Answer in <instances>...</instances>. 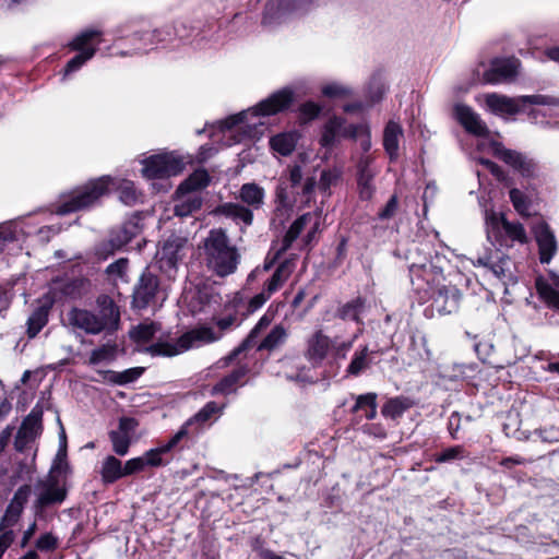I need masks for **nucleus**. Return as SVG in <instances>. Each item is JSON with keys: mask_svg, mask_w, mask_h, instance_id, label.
Listing matches in <instances>:
<instances>
[{"mask_svg": "<svg viewBox=\"0 0 559 559\" xmlns=\"http://www.w3.org/2000/svg\"><path fill=\"white\" fill-rule=\"evenodd\" d=\"M143 368H131L123 372L106 371L105 379L114 383L126 384L136 380L143 373Z\"/></svg>", "mask_w": 559, "mask_h": 559, "instance_id": "39", "label": "nucleus"}, {"mask_svg": "<svg viewBox=\"0 0 559 559\" xmlns=\"http://www.w3.org/2000/svg\"><path fill=\"white\" fill-rule=\"evenodd\" d=\"M287 337V332L282 325L274 326L260 344V349H274L283 344Z\"/></svg>", "mask_w": 559, "mask_h": 559, "instance_id": "38", "label": "nucleus"}, {"mask_svg": "<svg viewBox=\"0 0 559 559\" xmlns=\"http://www.w3.org/2000/svg\"><path fill=\"white\" fill-rule=\"evenodd\" d=\"M100 32L96 29H87L78 35L71 43V47L74 50H79L80 53L73 57L66 66V73H71L80 69L87 60H90L96 52L93 47H87V44L97 36H100Z\"/></svg>", "mask_w": 559, "mask_h": 559, "instance_id": "12", "label": "nucleus"}, {"mask_svg": "<svg viewBox=\"0 0 559 559\" xmlns=\"http://www.w3.org/2000/svg\"><path fill=\"white\" fill-rule=\"evenodd\" d=\"M533 234L538 247L540 263H549L557 252V240L554 231L547 222L542 221L533 227Z\"/></svg>", "mask_w": 559, "mask_h": 559, "instance_id": "13", "label": "nucleus"}, {"mask_svg": "<svg viewBox=\"0 0 559 559\" xmlns=\"http://www.w3.org/2000/svg\"><path fill=\"white\" fill-rule=\"evenodd\" d=\"M247 371L246 367L235 369L213 386L212 394H229L234 392L235 385L246 376Z\"/></svg>", "mask_w": 559, "mask_h": 559, "instance_id": "31", "label": "nucleus"}, {"mask_svg": "<svg viewBox=\"0 0 559 559\" xmlns=\"http://www.w3.org/2000/svg\"><path fill=\"white\" fill-rule=\"evenodd\" d=\"M138 426V421L133 418L123 417L119 421V428L118 431L124 432L126 435L130 436L134 432L135 428Z\"/></svg>", "mask_w": 559, "mask_h": 559, "instance_id": "62", "label": "nucleus"}, {"mask_svg": "<svg viewBox=\"0 0 559 559\" xmlns=\"http://www.w3.org/2000/svg\"><path fill=\"white\" fill-rule=\"evenodd\" d=\"M299 134L296 131L282 132L270 139L272 150L283 156L290 155L298 142Z\"/></svg>", "mask_w": 559, "mask_h": 559, "instance_id": "28", "label": "nucleus"}, {"mask_svg": "<svg viewBox=\"0 0 559 559\" xmlns=\"http://www.w3.org/2000/svg\"><path fill=\"white\" fill-rule=\"evenodd\" d=\"M521 68L522 62L515 56L495 57L483 72L481 81L490 85L512 83L520 75Z\"/></svg>", "mask_w": 559, "mask_h": 559, "instance_id": "6", "label": "nucleus"}, {"mask_svg": "<svg viewBox=\"0 0 559 559\" xmlns=\"http://www.w3.org/2000/svg\"><path fill=\"white\" fill-rule=\"evenodd\" d=\"M293 102V92L290 90H282L273 95H271L269 98L262 100L260 104H258L254 108L248 111L239 112L238 115L231 116L227 118L223 123L222 127L225 129H231L236 124L242 122L248 114L252 115H262V116H270L275 115L278 111L287 108L290 103Z\"/></svg>", "mask_w": 559, "mask_h": 559, "instance_id": "5", "label": "nucleus"}, {"mask_svg": "<svg viewBox=\"0 0 559 559\" xmlns=\"http://www.w3.org/2000/svg\"><path fill=\"white\" fill-rule=\"evenodd\" d=\"M264 198V189L253 182L242 185L239 190V199L247 204L252 212L263 206Z\"/></svg>", "mask_w": 559, "mask_h": 559, "instance_id": "26", "label": "nucleus"}, {"mask_svg": "<svg viewBox=\"0 0 559 559\" xmlns=\"http://www.w3.org/2000/svg\"><path fill=\"white\" fill-rule=\"evenodd\" d=\"M503 229L508 237L513 241H518L520 243H527L528 238L525 228L521 223H511L508 221H503Z\"/></svg>", "mask_w": 559, "mask_h": 559, "instance_id": "42", "label": "nucleus"}, {"mask_svg": "<svg viewBox=\"0 0 559 559\" xmlns=\"http://www.w3.org/2000/svg\"><path fill=\"white\" fill-rule=\"evenodd\" d=\"M322 93L330 98H344L349 94V90L340 83L332 82L322 87Z\"/></svg>", "mask_w": 559, "mask_h": 559, "instance_id": "50", "label": "nucleus"}, {"mask_svg": "<svg viewBox=\"0 0 559 559\" xmlns=\"http://www.w3.org/2000/svg\"><path fill=\"white\" fill-rule=\"evenodd\" d=\"M370 354L371 352L368 346H364L360 350L355 352L346 372L356 377L368 369L371 364Z\"/></svg>", "mask_w": 559, "mask_h": 559, "instance_id": "32", "label": "nucleus"}, {"mask_svg": "<svg viewBox=\"0 0 559 559\" xmlns=\"http://www.w3.org/2000/svg\"><path fill=\"white\" fill-rule=\"evenodd\" d=\"M100 311L98 320L103 323L104 330H116L120 320V312L114 301L107 297H100L98 299Z\"/></svg>", "mask_w": 559, "mask_h": 559, "instance_id": "24", "label": "nucleus"}, {"mask_svg": "<svg viewBox=\"0 0 559 559\" xmlns=\"http://www.w3.org/2000/svg\"><path fill=\"white\" fill-rule=\"evenodd\" d=\"M218 411V407L216 405V403L214 402H209L198 414H195V416L193 418H191L189 421H190V425L193 423V421H199V423H205L206 420H209L213 414H215L216 412Z\"/></svg>", "mask_w": 559, "mask_h": 559, "instance_id": "55", "label": "nucleus"}, {"mask_svg": "<svg viewBox=\"0 0 559 559\" xmlns=\"http://www.w3.org/2000/svg\"><path fill=\"white\" fill-rule=\"evenodd\" d=\"M109 439L112 443V449L116 454L124 456L128 453L131 443L130 436L118 430H112L109 432Z\"/></svg>", "mask_w": 559, "mask_h": 559, "instance_id": "41", "label": "nucleus"}, {"mask_svg": "<svg viewBox=\"0 0 559 559\" xmlns=\"http://www.w3.org/2000/svg\"><path fill=\"white\" fill-rule=\"evenodd\" d=\"M333 346L334 341L318 330L307 338L305 356L311 364L318 366L328 357Z\"/></svg>", "mask_w": 559, "mask_h": 559, "instance_id": "14", "label": "nucleus"}, {"mask_svg": "<svg viewBox=\"0 0 559 559\" xmlns=\"http://www.w3.org/2000/svg\"><path fill=\"white\" fill-rule=\"evenodd\" d=\"M311 224V227L307 231L305 238L302 239L305 246H308L313 240L318 228L319 221L318 217L311 213H306L299 216L294 223L290 225L286 235L283 238L282 247L275 252L273 261L277 260L285 251H287L293 242L301 235L305 228Z\"/></svg>", "mask_w": 559, "mask_h": 559, "instance_id": "11", "label": "nucleus"}, {"mask_svg": "<svg viewBox=\"0 0 559 559\" xmlns=\"http://www.w3.org/2000/svg\"><path fill=\"white\" fill-rule=\"evenodd\" d=\"M402 136V127L394 121H389L383 132V146L391 159L399 156V142Z\"/></svg>", "mask_w": 559, "mask_h": 559, "instance_id": "27", "label": "nucleus"}, {"mask_svg": "<svg viewBox=\"0 0 559 559\" xmlns=\"http://www.w3.org/2000/svg\"><path fill=\"white\" fill-rule=\"evenodd\" d=\"M321 107L316 103L308 102L300 107V118L302 121H310L319 116Z\"/></svg>", "mask_w": 559, "mask_h": 559, "instance_id": "53", "label": "nucleus"}, {"mask_svg": "<svg viewBox=\"0 0 559 559\" xmlns=\"http://www.w3.org/2000/svg\"><path fill=\"white\" fill-rule=\"evenodd\" d=\"M203 260L209 270L224 277L233 274L239 264L240 253L230 243L225 230L217 228L209 231L203 241Z\"/></svg>", "mask_w": 559, "mask_h": 559, "instance_id": "2", "label": "nucleus"}, {"mask_svg": "<svg viewBox=\"0 0 559 559\" xmlns=\"http://www.w3.org/2000/svg\"><path fill=\"white\" fill-rule=\"evenodd\" d=\"M492 155L499 160L510 166L522 178L527 180H538L542 176L539 164L526 154L507 148L503 143L491 140L489 143Z\"/></svg>", "mask_w": 559, "mask_h": 559, "instance_id": "4", "label": "nucleus"}, {"mask_svg": "<svg viewBox=\"0 0 559 559\" xmlns=\"http://www.w3.org/2000/svg\"><path fill=\"white\" fill-rule=\"evenodd\" d=\"M377 403V394L376 393H367L359 395L356 400V404L354 406V411L357 412L362 409L364 407L373 406Z\"/></svg>", "mask_w": 559, "mask_h": 559, "instance_id": "57", "label": "nucleus"}, {"mask_svg": "<svg viewBox=\"0 0 559 559\" xmlns=\"http://www.w3.org/2000/svg\"><path fill=\"white\" fill-rule=\"evenodd\" d=\"M190 426V421H187L174 436L173 438L157 447L156 449L158 450V452L162 454V455H165L167 453H169L171 450H174L178 443L185 438L187 437L188 435V427Z\"/></svg>", "mask_w": 559, "mask_h": 559, "instance_id": "45", "label": "nucleus"}, {"mask_svg": "<svg viewBox=\"0 0 559 559\" xmlns=\"http://www.w3.org/2000/svg\"><path fill=\"white\" fill-rule=\"evenodd\" d=\"M478 163L499 182H506L508 180V175L504 169L491 159L481 157L478 159Z\"/></svg>", "mask_w": 559, "mask_h": 559, "instance_id": "48", "label": "nucleus"}, {"mask_svg": "<svg viewBox=\"0 0 559 559\" xmlns=\"http://www.w3.org/2000/svg\"><path fill=\"white\" fill-rule=\"evenodd\" d=\"M117 346L115 344H105L94 349L90 356V364L97 365L104 361H112L116 358Z\"/></svg>", "mask_w": 559, "mask_h": 559, "instance_id": "40", "label": "nucleus"}, {"mask_svg": "<svg viewBox=\"0 0 559 559\" xmlns=\"http://www.w3.org/2000/svg\"><path fill=\"white\" fill-rule=\"evenodd\" d=\"M311 4L312 0H270L262 23L269 26L281 23L288 16L306 13Z\"/></svg>", "mask_w": 559, "mask_h": 559, "instance_id": "10", "label": "nucleus"}, {"mask_svg": "<svg viewBox=\"0 0 559 559\" xmlns=\"http://www.w3.org/2000/svg\"><path fill=\"white\" fill-rule=\"evenodd\" d=\"M202 198L195 191H176L174 212L177 216L185 217L201 209Z\"/></svg>", "mask_w": 559, "mask_h": 559, "instance_id": "22", "label": "nucleus"}, {"mask_svg": "<svg viewBox=\"0 0 559 559\" xmlns=\"http://www.w3.org/2000/svg\"><path fill=\"white\" fill-rule=\"evenodd\" d=\"M128 270V260L127 259H119L116 262L109 264L106 269V272L109 276H112L115 278H123Z\"/></svg>", "mask_w": 559, "mask_h": 559, "instance_id": "51", "label": "nucleus"}, {"mask_svg": "<svg viewBox=\"0 0 559 559\" xmlns=\"http://www.w3.org/2000/svg\"><path fill=\"white\" fill-rule=\"evenodd\" d=\"M71 325L83 330L87 334H99L104 331L103 323L98 320V316L83 309H72L69 314Z\"/></svg>", "mask_w": 559, "mask_h": 559, "instance_id": "21", "label": "nucleus"}, {"mask_svg": "<svg viewBox=\"0 0 559 559\" xmlns=\"http://www.w3.org/2000/svg\"><path fill=\"white\" fill-rule=\"evenodd\" d=\"M216 212L227 218H231L236 223H243L249 226L253 222V213L249 207L239 203H224L217 207Z\"/></svg>", "mask_w": 559, "mask_h": 559, "instance_id": "25", "label": "nucleus"}, {"mask_svg": "<svg viewBox=\"0 0 559 559\" xmlns=\"http://www.w3.org/2000/svg\"><path fill=\"white\" fill-rule=\"evenodd\" d=\"M210 182V176L206 170L198 169L191 174L179 187V191H195L204 189Z\"/></svg>", "mask_w": 559, "mask_h": 559, "instance_id": "33", "label": "nucleus"}, {"mask_svg": "<svg viewBox=\"0 0 559 559\" xmlns=\"http://www.w3.org/2000/svg\"><path fill=\"white\" fill-rule=\"evenodd\" d=\"M31 492H32L31 486H28V485L21 486L15 491L13 499L11 500V502L8 507L14 508V509L23 512L24 506L27 502Z\"/></svg>", "mask_w": 559, "mask_h": 559, "instance_id": "49", "label": "nucleus"}, {"mask_svg": "<svg viewBox=\"0 0 559 559\" xmlns=\"http://www.w3.org/2000/svg\"><path fill=\"white\" fill-rule=\"evenodd\" d=\"M372 158L369 155L361 156L357 169H358V188L359 195L364 200H369L372 198L374 192V187L372 185V180L377 174L376 169L372 168Z\"/></svg>", "mask_w": 559, "mask_h": 559, "instance_id": "20", "label": "nucleus"}, {"mask_svg": "<svg viewBox=\"0 0 559 559\" xmlns=\"http://www.w3.org/2000/svg\"><path fill=\"white\" fill-rule=\"evenodd\" d=\"M47 312L38 309L27 320L28 335L34 337L47 323Z\"/></svg>", "mask_w": 559, "mask_h": 559, "instance_id": "44", "label": "nucleus"}, {"mask_svg": "<svg viewBox=\"0 0 559 559\" xmlns=\"http://www.w3.org/2000/svg\"><path fill=\"white\" fill-rule=\"evenodd\" d=\"M158 278L155 274L145 270L139 278L134 289V302L139 307H146L156 296Z\"/></svg>", "mask_w": 559, "mask_h": 559, "instance_id": "18", "label": "nucleus"}, {"mask_svg": "<svg viewBox=\"0 0 559 559\" xmlns=\"http://www.w3.org/2000/svg\"><path fill=\"white\" fill-rule=\"evenodd\" d=\"M110 186L115 187L122 203L127 205L136 203L139 194L132 181L104 176L62 195L56 213L64 215L87 209L104 195Z\"/></svg>", "mask_w": 559, "mask_h": 559, "instance_id": "1", "label": "nucleus"}, {"mask_svg": "<svg viewBox=\"0 0 559 559\" xmlns=\"http://www.w3.org/2000/svg\"><path fill=\"white\" fill-rule=\"evenodd\" d=\"M456 121L474 136L488 138L490 134L486 122L469 106L456 104Z\"/></svg>", "mask_w": 559, "mask_h": 559, "instance_id": "15", "label": "nucleus"}, {"mask_svg": "<svg viewBox=\"0 0 559 559\" xmlns=\"http://www.w3.org/2000/svg\"><path fill=\"white\" fill-rule=\"evenodd\" d=\"M159 330V325L154 322L141 323L130 331V336L135 342L145 343L152 340L155 333Z\"/></svg>", "mask_w": 559, "mask_h": 559, "instance_id": "37", "label": "nucleus"}, {"mask_svg": "<svg viewBox=\"0 0 559 559\" xmlns=\"http://www.w3.org/2000/svg\"><path fill=\"white\" fill-rule=\"evenodd\" d=\"M272 295L269 294L264 288L261 293L252 297L249 301V309L254 311L262 307Z\"/></svg>", "mask_w": 559, "mask_h": 559, "instance_id": "61", "label": "nucleus"}, {"mask_svg": "<svg viewBox=\"0 0 559 559\" xmlns=\"http://www.w3.org/2000/svg\"><path fill=\"white\" fill-rule=\"evenodd\" d=\"M509 199L514 207V210L523 217H528L531 215L530 207L532 202L530 198L522 192L518 188H512L509 191Z\"/></svg>", "mask_w": 559, "mask_h": 559, "instance_id": "36", "label": "nucleus"}, {"mask_svg": "<svg viewBox=\"0 0 559 559\" xmlns=\"http://www.w3.org/2000/svg\"><path fill=\"white\" fill-rule=\"evenodd\" d=\"M343 130V119L333 117L324 126V131L321 138L322 146H332L337 140L341 139Z\"/></svg>", "mask_w": 559, "mask_h": 559, "instance_id": "34", "label": "nucleus"}, {"mask_svg": "<svg viewBox=\"0 0 559 559\" xmlns=\"http://www.w3.org/2000/svg\"><path fill=\"white\" fill-rule=\"evenodd\" d=\"M486 110L500 117L515 116L522 111L519 97L512 98L498 93H488L485 95Z\"/></svg>", "mask_w": 559, "mask_h": 559, "instance_id": "16", "label": "nucleus"}, {"mask_svg": "<svg viewBox=\"0 0 559 559\" xmlns=\"http://www.w3.org/2000/svg\"><path fill=\"white\" fill-rule=\"evenodd\" d=\"M236 320L237 319L235 316H227V317L217 319L215 321V325L213 328L216 330V332L222 333V336H223L227 330L231 329L235 325Z\"/></svg>", "mask_w": 559, "mask_h": 559, "instance_id": "59", "label": "nucleus"}, {"mask_svg": "<svg viewBox=\"0 0 559 559\" xmlns=\"http://www.w3.org/2000/svg\"><path fill=\"white\" fill-rule=\"evenodd\" d=\"M57 546L58 538L53 536L51 533H46L41 535L36 542V547L43 551L55 550Z\"/></svg>", "mask_w": 559, "mask_h": 559, "instance_id": "54", "label": "nucleus"}, {"mask_svg": "<svg viewBox=\"0 0 559 559\" xmlns=\"http://www.w3.org/2000/svg\"><path fill=\"white\" fill-rule=\"evenodd\" d=\"M540 435L544 441L557 442L559 441V427L550 426L545 427L540 430Z\"/></svg>", "mask_w": 559, "mask_h": 559, "instance_id": "63", "label": "nucleus"}, {"mask_svg": "<svg viewBox=\"0 0 559 559\" xmlns=\"http://www.w3.org/2000/svg\"><path fill=\"white\" fill-rule=\"evenodd\" d=\"M146 467L144 456L128 460L123 465L124 476H129L143 471Z\"/></svg>", "mask_w": 559, "mask_h": 559, "instance_id": "52", "label": "nucleus"}, {"mask_svg": "<svg viewBox=\"0 0 559 559\" xmlns=\"http://www.w3.org/2000/svg\"><path fill=\"white\" fill-rule=\"evenodd\" d=\"M550 280L551 284L543 276H538L535 280L536 293L547 308L559 313V275L551 273Z\"/></svg>", "mask_w": 559, "mask_h": 559, "instance_id": "17", "label": "nucleus"}, {"mask_svg": "<svg viewBox=\"0 0 559 559\" xmlns=\"http://www.w3.org/2000/svg\"><path fill=\"white\" fill-rule=\"evenodd\" d=\"M520 105L522 106V111L526 105H542V106H550L555 104V98L548 95L535 94V95H524L519 97Z\"/></svg>", "mask_w": 559, "mask_h": 559, "instance_id": "46", "label": "nucleus"}, {"mask_svg": "<svg viewBox=\"0 0 559 559\" xmlns=\"http://www.w3.org/2000/svg\"><path fill=\"white\" fill-rule=\"evenodd\" d=\"M100 475L105 484H111L124 477L121 461L112 455L106 456L102 463Z\"/></svg>", "mask_w": 559, "mask_h": 559, "instance_id": "29", "label": "nucleus"}, {"mask_svg": "<svg viewBox=\"0 0 559 559\" xmlns=\"http://www.w3.org/2000/svg\"><path fill=\"white\" fill-rule=\"evenodd\" d=\"M222 338V333L216 332L213 326L200 325L185 334L177 342L158 341L146 348L152 356L173 357L193 347L214 343Z\"/></svg>", "mask_w": 559, "mask_h": 559, "instance_id": "3", "label": "nucleus"}, {"mask_svg": "<svg viewBox=\"0 0 559 559\" xmlns=\"http://www.w3.org/2000/svg\"><path fill=\"white\" fill-rule=\"evenodd\" d=\"M359 132H366L365 124H348V126H346L343 122V130L341 133V138L356 139L359 136Z\"/></svg>", "mask_w": 559, "mask_h": 559, "instance_id": "58", "label": "nucleus"}, {"mask_svg": "<svg viewBox=\"0 0 559 559\" xmlns=\"http://www.w3.org/2000/svg\"><path fill=\"white\" fill-rule=\"evenodd\" d=\"M140 229L136 223L128 222L110 237L111 249H120L139 234Z\"/></svg>", "mask_w": 559, "mask_h": 559, "instance_id": "30", "label": "nucleus"}, {"mask_svg": "<svg viewBox=\"0 0 559 559\" xmlns=\"http://www.w3.org/2000/svg\"><path fill=\"white\" fill-rule=\"evenodd\" d=\"M143 164V176L148 179L176 176L185 167L183 159L173 153L151 156Z\"/></svg>", "mask_w": 559, "mask_h": 559, "instance_id": "9", "label": "nucleus"}, {"mask_svg": "<svg viewBox=\"0 0 559 559\" xmlns=\"http://www.w3.org/2000/svg\"><path fill=\"white\" fill-rule=\"evenodd\" d=\"M364 309V301L357 298L350 302H347L340 309V316L344 320L358 321L359 316Z\"/></svg>", "mask_w": 559, "mask_h": 559, "instance_id": "43", "label": "nucleus"}, {"mask_svg": "<svg viewBox=\"0 0 559 559\" xmlns=\"http://www.w3.org/2000/svg\"><path fill=\"white\" fill-rule=\"evenodd\" d=\"M342 171L337 168L323 170L319 181V188L328 191L332 186H335L341 179Z\"/></svg>", "mask_w": 559, "mask_h": 559, "instance_id": "47", "label": "nucleus"}, {"mask_svg": "<svg viewBox=\"0 0 559 559\" xmlns=\"http://www.w3.org/2000/svg\"><path fill=\"white\" fill-rule=\"evenodd\" d=\"M41 416L43 412L40 409H32V412L27 415V417L23 420L16 436L15 447L19 450L34 440L35 437L39 433L41 429Z\"/></svg>", "mask_w": 559, "mask_h": 559, "instance_id": "19", "label": "nucleus"}, {"mask_svg": "<svg viewBox=\"0 0 559 559\" xmlns=\"http://www.w3.org/2000/svg\"><path fill=\"white\" fill-rule=\"evenodd\" d=\"M188 248L189 243L186 237L179 235L169 236L156 254L159 269L171 275L177 270L178 263L186 257Z\"/></svg>", "mask_w": 559, "mask_h": 559, "instance_id": "8", "label": "nucleus"}, {"mask_svg": "<svg viewBox=\"0 0 559 559\" xmlns=\"http://www.w3.org/2000/svg\"><path fill=\"white\" fill-rule=\"evenodd\" d=\"M36 499L34 506L45 509L50 506L61 504L67 498V487L51 471L46 477L40 478L34 486Z\"/></svg>", "mask_w": 559, "mask_h": 559, "instance_id": "7", "label": "nucleus"}, {"mask_svg": "<svg viewBox=\"0 0 559 559\" xmlns=\"http://www.w3.org/2000/svg\"><path fill=\"white\" fill-rule=\"evenodd\" d=\"M352 346H353V341L342 342L338 344L334 342V346H333L332 350H334V355L336 357L345 358L346 353L352 348Z\"/></svg>", "mask_w": 559, "mask_h": 559, "instance_id": "64", "label": "nucleus"}, {"mask_svg": "<svg viewBox=\"0 0 559 559\" xmlns=\"http://www.w3.org/2000/svg\"><path fill=\"white\" fill-rule=\"evenodd\" d=\"M412 406V402L405 397H395L389 400L383 408L382 415L384 417L396 419L402 416V414Z\"/></svg>", "mask_w": 559, "mask_h": 559, "instance_id": "35", "label": "nucleus"}, {"mask_svg": "<svg viewBox=\"0 0 559 559\" xmlns=\"http://www.w3.org/2000/svg\"><path fill=\"white\" fill-rule=\"evenodd\" d=\"M296 267V257L293 255L290 258L285 259L275 270L273 275L269 281L264 284V289L273 295L276 293L280 288L283 287V285L286 283V281L290 277L294 270Z\"/></svg>", "mask_w": 559, "mask_h": 559, "instance_id": "23", "label": "nucleus"}, {"mask_svg": "<svg viewBox=\"0 0 559 559\" xmlns=\"http://www.w3.org/2000/svg\"><path fill=\"white\" fill-rule=\"evenodd\" d=\"M397 206H399L397 198L395 195H392L390 198V200L388 201L386 205L384 206V209L379 212V217L381 219L391 218L395 214Z\"/></svg>", "mask_w": 559, "mask_h": 559, "instance_id": "60", "label": "nucleus"}, {"mask_svg": "<svg viewBox=\"0 0 559 559\" xmlns=\"http://www.w3.org/2000/svg\"><path fill=\"white\" fill-rule=\"evenodd\" d=\"M143 456L146 466L157 467L166 464V462L163 460V455L158 452L157 449H151L146 451Z\"/></svg>", "mask_w": 559, "mask_h": 559, "instance_id": "56", "label": "nucleus"}]
</instances>
